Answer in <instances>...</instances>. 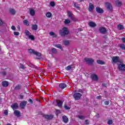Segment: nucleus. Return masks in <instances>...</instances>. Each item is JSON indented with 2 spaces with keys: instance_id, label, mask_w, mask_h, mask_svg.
Wrapping results in <instances>:
<instances>
[{
  "instance_id": "obj_1",
  "label": "nucleus",
  "mask_w": 125,
  "mask_h": 125,
  "mask_svg": "<svg viewBox=\"0 0 125 125\" xmlns=\"http://www.w3.org/2000/svg\"><path fill=\"white\" fill-rule=\"evenodd\" d=\"M69 34V30L68 28L66 27H63L62 29L60 30V35L62 36V37H65L66 35Z\"/></svg>"
},
{
  "instance_id": "obj_2",
  "label": "nucleus",
  "mask_w": 125,
  "mask_h": 125,
  "mask_svg": "<svg viewBox=\"0 0 125 125\" xmlns=\"http://www.w3.org/2000/svg\"><path fill=\"white\" fill-rule=\"evenodd\" d=\"M28 52L29 53H30V54H35V55H36V56H38V57H41V56H42V54H41V53L36 52L33 49L28 50Z\"/></svg>"
},
{
  "instance_id": "obj_3",
  "label": "nucleus",
  "mask_w": 125,
  "mask_h": 125,
  "mask_svg": "<svg viewBox=\"0 0 125 125\" xmlns=\"http://www.w3.org/2000/svg\"><path fill=\"white\" fill-rule=\"evenodd\" d=\"M105 6L108 10H109V11H112V10H113V6H112L111 3L109 2L105 3Z\"/></svg>"
},
{
  "instance_id": "obj_4",
  "label": "nucleus",
  "mask_w": 125,
  "mask_h": 125,
  "mask_svg": "<svg viewBox=\"0 0 125 125\" xmlns=\"http://www.w3.org/2000/svg\"><path fill=\"white\" fill-rule=\"evenodd\" d=\"M73 97L75 100H79L81 99V97H82V95L80 93H75L73 95Z\"/></svg>"
},
{
  "instance_id": "obj_5",
  "label": "nucleus",
  "mask_w": 125,
  "mask_h": 125,
  "mask_svg": "<svg viewBox=\"0 0 125 125\" xmlns=\"http://www.w3.org/2000/svg\"><path fill=\"white\" fill-rule=\"evenodd\" d=\"M118 69L120 71H125V64L123 63H121L118 65Z\"/></svg>"
},
{
  "instance_id": "obj_6",
  "label": "nucleus",
  "mask_w": 125,
  "mask_h": 125,
  "mask_svg": "<svg viewBox=\"0 0 125 125\" xmlns=\"http://www.w3.org/2000/svg\"><path fill=\"white\" fill-rule=\"evenodd\" d=\"M27 105V101H23L20 104V106L21 109H24Z\"/></svg>"
},
{
  "instance_id": "obj_7",
  "label": "nucleus",
  "mask_w": 125,
  "mask_h": 125,
  "mask_svg": "<svg viewBox=\"0 0 125 125\" xmlns=\"http://www.w3.org/2000/svg\"><path fill=\"white\" fill-rule=\"evenodd\" d=\"M84 61L88 63V64H91V63L94 62V60L92 59L86 58L84 59Z\"/></svg>"
},
{
  "instance_id": "obj_8",
  "label": "nucleus",
  "mask_w": 125,
  "mask_h": 125,
  "mask_svg": "<svg viewBox=\"0 0 125 125\" xmlns=\"http://www.w3.org/2000/svg\"><path fill=\"white\" fill-rule=\"evenodd\" d=\"M112 62L113 63H117V62H119V61H120V58H119V57H113L112 58Z\"/></svg>"
},
{
  "instance_id": "obj_9",
  "label": "nucleus",
  "mask_w": 125,
  "mask_h": 125,
  "mask_svg": "<svg viewBox=\"0 0 125 125\" xmlns=\"http://www.w3.org/2000/svg\"><path fill=\"white\" fill-rule=\"evenodd\" d=\"M99 31L100 33L102 34H106V32H107V30L105 28V27H101L99 28Z\"/></svg>"
},
{
  "instance_id": "obj_10",
  "label": "nucleus",
  "mask_w": 125,
  "mask_h": 125,
  "mask_svg": "<svg viewBox=\"0 0 125 125\" xmlns=\"http://www.w3.org/2000/svg\"><path fill=\"white\" fill-rule=\"evenodd\" d=\"M96 11H97L98 13H103V12H104V11L102 8L98 7H96Z\"/></svg>"
},
{
  "instance_id": "obj_11",
  "label": "nucleus",
  "mask_w": 125,
  "mask_h": 125,
  "mask_svg": "<svg viewBox=\"0 0 125 125\" xmlns=\"http://www.w3.org/2000/svg\"><path fill=\"white\" fill-rule=\"evenodd\" d=\"M94 8V5L92 4V3L89 4V8H88V10L90 12H92V11L93 10V9Z\"/></svg>"
},
{
  "instance_id": "obj_12",
  "label": "nucleus",
  "mask_w": 125,
  "mask_h": 125,
  "mask_svg": "<svg viewBox=\"0 0 125 125\" xmlns=\"http://www.w3.org/2000/svg\"><path fill=\"white\" fill-rule=\"evenodd\" d=\"M9 84V83H8V82L6 81H4L2 82V85L4 87H7Z\"/></svg>"
},
{
  "instance_id": "obj_13",
  "label": "nucleus",
  "mask_w": 125,
  "mask_h": 125,
  "mask_svg": "<svg viewBox=\"0 0 125 125\" xmlns=\"http://www.w3.org/2000/svg\"><path fill=\"white\" fill-rule=\"evenodd\" d=\"M11 108L14 110H16V109H18V104L17 103H15L12 104Z\"/></svg>"
},
{
  "instance_id": "obj_14",
  "label": "nucleus",
  "mask_w": 125,
  "mask_h": 125,
  "mask_svg": "<svg viewBox=\"0 0 125 125\" xmlns=\"http://www.w3.org/2000/svg\"><path fill=\"white\" fill-rule=\"evenodd\" d=\"M56 103L59 107H62V105H63V102L60 100H57Z\"/></svg>"
},
{
  "instance_id": "obj_15",
  "label": "nucleus",
  "mask_w": 125,
  "mask_h": 125,
  "mask_svg": "<svg viewBox=\"0 0 125 125\" xmlns=\"http://www.w3.org/2000/svg\"><path fill=\"white\" fill-rule=\"evenodd\" d=\"M59 86L60 88H62V89H64V88L67 87V85L64 83H62L60 84Z\"/></svg>"
},
{
  "instance_id": "obj_16",
  "label": "nucleus",
  "mask_w": 125,
  "mask_h": 125,
  "mask_svg": "<svg viewBox=\"0 0 125 125\" xmlns=\"http://www.w3.org/2000/svg\"><path fill=\"white\" fill-rule=\"evenodd\" d=\"M9 11L12 15H15V14L16 13V11H15L14 9H10Z\"/></svg>"
},
{
  "instance_id": "obj_17",
  "label": "nucleus",
  "mask_w": 125,
  "mask_h": 125,
  "mask_svg": "<svg viewBox=\"0 0 125 125\" xmlns=\"http://www.w3.org/2000/svg\"><path fill=\"white\" fill-rule=\"evenodd\" d=\"M88 25L89 26H90V27H92L96 26V23H95L93 21L89 22Z\"/></svg>"
},
{
  "instance_id": "obj_18",
  "label": "nucleus",
  "mask_w": 125,
  "mask_h": 125,
  "mask_svg": "<svg viewBox=\"0 0 125 125\" xmlns=\"http://www.w3.org/2000/svg\"><path fill=\"white\" fill-rule=\"evenodd\" d=\"M14 113V115H15L17 117H20V116H21L20 111L19 110H15Z\"/></svg>"
},
{
  "instance_id": "obj_19",
  "label": "nucleus",
  "mask_w": 125,
  "mask_h": 125,
  "mask_svg": "<svg viewBox=\"0 0 125 125\" xmlns=\"http://www.w3.org/2000/svg\"><path fill=\"white\" fill-rule=\"evenodd\" d=\"M91 78L93 80V81H97L98 80V77H97V75L95 74L92 75Z\"/></svg>"
},
{
  "instance_id": "obj_20",
  "label": "nucleus",
  "mask_w": 125,
  "mask_h": 125,
  "mask_svg": "<svg viewBox=\"0 0 125 125\" xmlns=\"http://www.w3.org/2000/svg\"><path fill=\"white\" fill-rule=\"evenodd\" d=\"M62 120L65 124H67L68 123V118H67V116H62Z\"/></svg>"
},
{
  "instance_id": "obj_21",
  "label": "nucleus",
  "mask_w": 125,
  "mask_h": 125,
  "mask_svg": "<svg viewBox=\"0 0 125 125\" xmlns=\"http://www.w3.org/2000/svg\"><path fill=\"white\" fill-rule=\"evenodd\" d=\"M67 13L68 17H70L71 19H73V17H72L73 14H72V12L70 11H67Z\"/></svg>"
},
{
  "instance_id": "obj_22",
  "label": "nucleus",
  "mask_w": 125,
  "mask_h": 125,
  "mask_svg": "<svg viewBox=\"0 0 125 125\" xmlns=\"http://www.w3.org/2000/svg\"><path fill=\"white\" fill-rule=\"evenodd\" d=\"M24 34L27 38L31 35V33H30V32L27 30H25L24 31Z\"/></svg>"
},
{
  "instance_id": "obj_23",
  "label": "nucleus",
  "mask_w": 125,
  "mask_h": 125,
  "mask_svg": "<svg viewBox=\"0 0 125 125\" xmlns=\"http://www.w3.org/2000/svg\"><path fill=\"white\" fill-rule=\"evenodd\" d=\"M32 30H34V31H37L38 30V25L37 24H33L32 26Z\"/></svg>"
},
{
  "instance_id": "obj_24",
  "label": "nucleus",
  "mask_w": 125,
  "mask_h": 125,
  "mask_svg": "<svg viewBox=\"0 0 125 125\" xmlns=\"http://www.w3.org/2000/svg\"><path fill=\"white\" fill-rule=\"evenodd\" d=\"M55 47H57V48H59L60 49H61V50H63V48H62V45L60 44H57L55 45Z\"/></svg>"
},
{
  "instance_id": "obj_25",
  "label": "nucleus",
  "mask_w": 125,
  "mask_h": 125,
  "mask_svg": "<svg viewBox=\"0 0 125 125\" xmlns=\"http://www.w3.org/2000/svg\"><path fill=\"white\" fill-rule=\"evenodd\" d=\"M115 3L117 6H121V5H122V2L119 0H116Z\"/></svg>"
},
{
  "instance_id": "obj_26",
  "label": "nucleus",
  "mask_w": 125,
  "mask_h": 125,
  "mask_svg": "<svg viewBox=\"0 0 125 125\" xmlns=\"http://www.w3.org/2000/svg\"><path fill=\"white\" fill-rule=\"evenodd\" d=\"M63 42L64 45H69V44H70V41L69 40H64Z\"/></svg>"
},
{
  "instance_id": "obj_27",
  "label": "nucleus",
  "mask_w": 125,
  "mask_h": 125,
  "mask_svg": "<svg viewBox=\"0 0 125 125\" xmlns=\"http://www.w3.org/2000/svg\"><path fill=\"white\" fill-rule=\"evenodd\" d=\"M117 27L119 30H124V29H125L124 25L122 24H118Z\"/></svg>"
},
{
  "instance_id": "obj_28",
  "label": "nucleus",
  "mask_w": 125,
  "mask_h": 125,
  "mask_svg": "<svg viewBox=\"0 0 125 125\" xmlns=\"http://www.w3.org/2000/svg\"><path fill=\"white\" fill-rule=\"evenodd\" d=\"M97 63L98 64H100L101 65H104V64H105V62H104V61H101V60H97Z\"/></svg>"
},
{
  "instance_id": "obj_29",
  "label": "nucleus",
  "mask_w": 125,
  "mask_h": 125,
  "mask_svg": "<svg viewBox=\"0 0 125 125\" xmlns=\"http://www.w3.org/2000/svg\"><path fill=\"white\" fill-rule=\"evenodd\" d=\"M35 12L34 9H31L30 10V14L31 16H34V15H35Z\"/></svg>"
},
{
  "instance_id": "obj_30",
  "label": "nucleus",
  "mask_w": 125,
  "mask_h": 125,
  "mask_svg": "<svg viewBox=\"0 0 125 125\" xmlns=\"http://www.w3.org/2000/svg\"><path fill=\"white\" fill-rule=\"evenodd\" d=\"M52 118H53L52 115H45V118L47 119V120H51Z\"/></svg>"
},
{
  "instance_id": "obj_31",
  "label": "nucleus",
  "mask_w": 125,
  "mask_h": 125,
  "mask_svg": "<svg viewBox=\"0 0 125 125\" xmlns=\"http://www.w3.org/2000/svg\"><path fill=\"white\" fill-rule=\"evenodd\" d=\"M27 38H28L29 40H31V41H34L35 40V36L31 34Z\"/></svg>"
},
{
  "instance_id": "obj_32",
  "label": "nucleus",
  "mask_w": 125,
  "mask_h": 125,
  "mask_svg": "<svg viewBox=\"0 0 125 125\" xmlns=\"http://www.w3.org/2000/svg\"><path fill=\"white\" fill-rule=\"evenodd\" d=\"M23 24H24V25H25V26H29L30 22H29V21L27 20H24Z\"/></svg>"
},
{
  "instance_id": "obj_33",
  "label": "nucleus",
  "mask_w": 125,
  "mask_h": 125,
  "mask_svg": "<svg viewBox=\"0 0 125 125\" xmlns=\"http://www.w3.org/2000/svg\"><path fill=\"white\" fill-rule=\"evenodd\" d=\"M46 16L47 17V18H51V17L52 16V14H51V13L50 12H47L46 14Z\"/></svg>"
},
{
  "instance_id": "obj_34",
  "label": "nucleus",
  "mask_w": 125,
  "mask_h": 125,
  "mask_svg": "<svg viewBox=\"0 0 125 125\" xmlns=\"http://www.w3.org/2000/svg\"><path fill=\"white\" fill-rule=\"evenodd\" d=\"M64 23L65 25H68V24H70V23H71V21H70V20L69 19H66L65 20Z\"/></svg>"
},
{
  "instance_id": "obj_35",
  "label": "nucleus",
  "mask_w": 125,
  "mask_h": 125,
  "mask_svg": "<svg viewBox=\"0 0 125 125\" xmlns=\"http://www.w3.org/2000/svg\"><path fill=\"white\" fill-rule=\"evenodd\" d=\"M49 35H51L52 37H53V38H56L57 37V35L54 34V32H50L49 33Z\"/></svg>"
},
{
  "instance_id": "obj_36",
  "label": "nucleus",
  "mask_w": 125,
  "mask_h": 125,
  "mask_svg": "<svg viewBox=\"0 0 125 125\" xmlns=\"http://www.w3.org/2000/svg\"><path fill=\"white\" fill-rule=\"evenodd\" d=\"M120 48H122L123 50H125V45L124 44H121L119 45Z\"/></svg>"
},
{
  "instance_id": "obj_37",
  "label": "nucleus",
  "mask_w": 125,
  "mask_h": 125,
  "mask_svg": "<svg viewBox=\"0 0 125 125\" xmlns=\"http://www.w3.org/2000/svg\"><path fill=\"white\" fill-rule=\"evenodd\" d=\"M50 5L51 6H52V7H54V6H55V3L54 1H51L50 2Z\"/></svg>"
},
{
  "instance_id": "obj_38",
  "label": "nucleus",
  "mask_w": 125,
  "mask_h": 125,
  "mask_svg": "<svg viewBox=\"0 0 125 125\" xmlns=\"http://www.w3.org/2000/svg\"><path fill=\"white\" fill-rule=\"evenodd\" d=\"M51 51L53 52V53H56L57 52V49L53 48L51 49Z\"/></svg>"
},
{
  "instance_id": "obj_39",
  "label": "nucleus",
  "mask_w": 125,
  "mask_h": 125,
  "mask_svg": "<svg viewBox=\"0 0 125 125\" xmlns=\"http://www.w3.org/2000/svg\"><path fill=\"white\" fill-rule=\"evenodd\" d=\"M21 85H18L17 86L15 87V89H17V90H19V89H21Z\"/></svg>"
},
{
  "instance_id": "obj_40",
  "label": "nucleus",
  "mask_w": 125,
  "mask_h": 125,
  "mask_svg": "<svg viewBox=\"0 0 125 125\" xmlns=\"http://www.w3.org/2000/svg\"><path fill=\"white\" fill-rule=\"evenodd\" d=\"M71 68L72 67L71 66V65H68L65 68V69L67 70V71H69V70H71Z\"/></svg>"
},
{
  "instance_id": "obj_41",
  "label": "nucleus",
  "mask_w": 125,
  "mask_h": 125,
  "mask_svg": "<svg viewBox=\"0 0 125 125\" xmlns=\"http://www.w3.org/2000/svg\"><path fill=\"white\" fill-rule=\"evenodd\" d=\"M73 4L75 6V7H76V8H80V6H79V5H77V3H73Z\"/></svg>"
},
{
  "instance_id": "obj_42",
  "label": "nucleus",
  "mask_w": 125,
  "mask_h": 125,
  "mask_svg": "<svg viewBox=\"0 0 125 125\" xmlns=\"http://www.w3.org/2000/svg\"><path fill=\"white\" fill-rule=\"evenodd\" d=\"M78 118L80 119V120H83L84 119V117L82 115H79L78 116Z\"/></svg>"
},
{
  "instance_id": "obj_43",
  "label": "nucleus",
  "mask_w": 125,
  "mask_h": 125,
  "mask_svg": "<svg viewBox=\"0 0 125 125\" xmlns=\"http://www.w3.org/2000/svg\"><path fill=\"white\" fill-rule=\"evenodd\" d=\"M108 125H112L113 124V121L111 120H109L107 122Z\"/></svg>"
},
{
  "instance_id": "obj_44",
  "label": "nucleus",
  "mask_w": 125,
  "mask_h": 125,
  "mask_svg": "<svg viewBox=\"0 0 125 125\" xmlns=\"http://www.w3.org/2000/svg\"><path fill=\"white\" fill-rule=\"evenodd\" d=\"M14 35H15V36H19V35H20V33L19 32H14Z\"/></svg>"
},
{
  "instance_id": "obj_45",
  "label": "nucleus",
  "mask_w": 125,
  "mask_h": 125,
  "mask_svg": "<svg viewBox=\"0 0 125 125\" xmlns=\"http://www.w3.org/2000/svg\"><path fill=\"white\" fill-rule=\"evenodd\" d=\"M84 124V125H89V121L87 120H85Z\"/></svg>"
},
{
  "instance_id": "obj_46",
  "label": "nucleus",
  "mask_w": 125,
  "mask_h": 125,
  "mask_svg": "<svg viewBox=\"0 0 125 125\" xmlns=\"http://www.w3.org/2000/svg\"><path fill=\"white\" fill-rule=\"evenodd\" d=\"M11 29L13 30V31H15V30H16V27H15V26L14 25H12L11 26Z\"/></svg>"
},
{
  "instance_id": "obj_47",
  "label": "nucleus",
  "mask_w": 125,
  "mask_h": 125,
  "mask_svg": "<svg viewBox=\"0 0 125 125\" xmlns=\"http://www.w3.org/2000/svg\"><path fill=\"white\" fill-rule=\"evenodd\" d=\"M3 24V21L0 19V26H2Z\"/></svg>"
},
{
  "instance_id": "obj_48",
  "label": "nucleus",
  "mask_w": 125,
  "mask_h": 125,
  "mask_svg": "<svg viewBox=\"0 0 125 125\" xmlns=\"http://www.w3.org/2000/svg\"><path fill=\"white\" fill-rule=\"evenodd\" d=\"M20 68H21V69H25V66H24L23 64H20Z\"/></svg>"
},
{
  "instance_id": "obj_49",
  "label": "nucleus",
  "mask_w": 125,
  "mask_h": 125,
  "mask_svg": "<svg viewBox=\"0 0 125 125\" xmlns=\"http://www.w3.org/2000/svg\"><path fill=\"white\" fill-rule=\"evenodd\" d=\"M64 108H65V109H66V110L70 109V107H68L66 105H64Z\"/></svg>"
},
{
  "instance_id": "obj_50",
  "label": "nucleus",
  "mask_w": 125,
  "mask_h": 125,
  "mask_svg": "<svg viewBox=\"0 0 125 125\" xmlns=\"http://www.w3.org/2000/svg\"><path fill=\"white\" fill-rule=\"evenodd\" d=\"M8 114V111H7V110H5L4 111V115H7Z\"/></svg>"
},
{
  "instance_id": "obj_51",
  "label": "nucleus",
  "mask_w": 125,
  "mask_h": 125,
  "mask_svg": "<svg viewBox=\"0 0 125 125\" xmlns=\"http://www.w3.org/2000/svg\"><path fill=\"white\" fill-rule=\"evenodd\" d=\"M104 104L105 105H109V101H105Z\"/></svg>"
},
{
  "instance_id": "obj_52",
  "label": "nucleus",
  "mask_w": 125,
  "mask_h": 125,
  "mask_svg": "<svg viewBox=\"0 0 125 125\" xmlns=\"http://www.w3.org/2000/svg\"><path fill=\"white\" fill-rule=\"evenodd\" d=\"M20 98L21 99H23V98H24V96H23L22 95H20Z\"/></svg>"
},
{
  "instance_id": "obj_53",
  "label": "nucleus",
  "mask_w": 125,
  "mask_h": 125,
  "mask_svg": "<svg viewBox=\"0 0 125 125\" xmlns=\"http://www.w3.org/2000/svg\"><path fill=\"white\" fill-rule=\"evenodd\" d=\"M122 41L123 42L125 43V38H122Z\"/></svg>"
},
{
  "instance_id": "obj_54",
  "label": "nucleus",
  "mask_w": 125,
  "mask_h": 125,
  "mask_svg": "<svg viewBox=\"0 0 125 125\" xmlns=\"http://www.w3.org/2000/svg\"><path fill=\"white\" fill-rule=\"evenodd\" d=\"M2 75H3V76H5V75H6V73L5 72V71H3V72H2Z\"/></svg>"
},
{
  "instance_id": "obj_55",
  "label": "nucleus",
  "mask_w": 125,
  "mask_h": 125,
  "mask_svg": "<svg viewBox=\"0 0 125 125\" xmlns=\"http://www.w3.org/2000/svg\"><path fill=\"white\" fill-rule=\"evenodd\" d=\"M29 102H30V103H31V104H33V101L31 99L29 100Z\"/></svg>"
},
{
  "instance_id": "obj_56",
  "label": "nucleus",
  "mask_w": 125,
  "mask_h": 125,
  "mask_svg": "<svg viewBox=\"0 0 125 125\" xmlns=\"http://www.w3.org/2000/svg\"><path fill=\"white\" fill-rule=\"evenodd\" d=\"M17 29L19 30V31H20V26L18 25V26H17Z\"/></svg>"
},
{
  "instance_id": "obj_57",
  "label": "nucleus",
  "mask_w": 125,
  "mask_h": 125,
  "mask_svg": "<svg viewBox=\"0 0 125 125\" xmlns=\"http://www.w3.org/2000/svg\"><path fill=\"white\" fill-rule=\"evenodd\" d=\"M97 99H101V96L97 97Z\"/></svg>"
},
{
  "instance_id": "obj_58",
  "label": "nucleus",
  "mask_w": 125,
  "mask_h": 125,
  "mask_svg": "<svg viewBox=\"0 0 125 125\" xmlns=\"http://www.w3.org/2000/svg\"><path fill=\"white\" fill-rule=\"evenodd\" d=\"M57 113H58V114L60 113V110H57Z\"/></svg>"
},
{
  "instance_id": "obj_59",
  "label": "nucleus",
  "mask_w": 125,
  "mask_h": 125,
  "mask_svg": "<svg viewBox=\"0 0 125 125\" xmlns=\"http://www.w3.org/2000/svg\"><path fill=\"white\" fill-rule=\"evenodd\" d=\"M82 90L81 89L79 90V92H82Z\"/></svg>"
},
{
  "instance_id": "obj_60",
  "label": "nucleus",
  "mask_w": 125,
  "mask_h": 125,
  "mask_svg": "<svg viewBox=\"0 0 125 125\" xmlns=\"http://www.w3.org/2000/svg\"><path fill=\"white\" fill-rule=\"evenodd\" d=\"M79 32H81V31H82V29L79 28Z\"/></svg>"
},
{
  "instance_id": "obj_61",
  "label": "nucleus",
  "mask_w": 125,
  "mask_h": 125,
  "mask_svg": "<svg viewBox=\"0 0 125 125\" xmlns=\"http://www.w3.org/2000/svg\"><path fill=\"white\" fill-rule=\"evenodd\" d=\"M80 1H83V0H79Z\"/></svg>"
}]
</instances>
